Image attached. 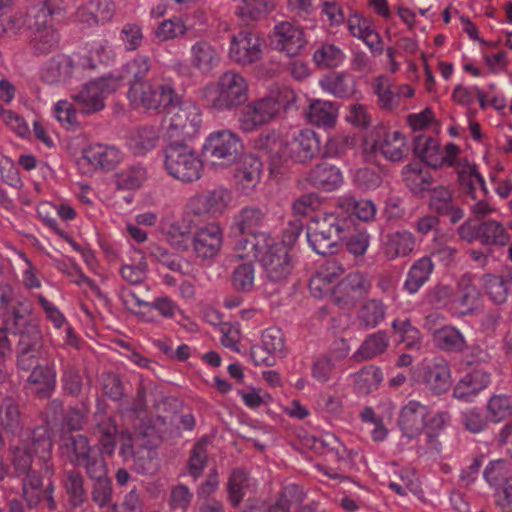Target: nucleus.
Masks as SVG:
<instances>
[{"mask_svg": "<svg viewBox=\"0 0 512 512\" xmlns=\"http://www.w3.org/2000/svg\"><path fill=\"white\" fill-rule=\"evenodd\" d=\"M38 426L31 438L21 439L11 448V462L17 477H23V494L30 508L42 506L50 511L56 509L54 485L50 480L53 474L48 460L52 451V441L48 426Z\"/></svg>", "mask_w": 512, "mask_h": 512, "instance_id": "f257e3e1", "label": "nucleus"}, {"mask_svg": "<svg viewBox=\"0 0 512 512\" xmlns=\"http://www.w3.org/2000/svg\"><path fill=\"white\" fill-rule=\"evenodd\" d=\"M93 434L102 446L89 445L83 435H71L63 439L61 453L85 469L89 478L93 479L92 500L100 507L107 508L112 504V484L107 477V467L102 453L111 455L116 448L117 425L111 416L97 411L94 415Z\"/></svg>", "mask_w": 512, "mask_h": 512, "instance_id": "f03ea898", "label": "nucleus"}, {"mask_svg": "<svg viewBox=\"0 0 512 512\" xmlns=\"http://www.w3.org/2000/svg\"><path fill=\"white\" fill-rule=\"evenodd\" d=\"M319 138L310 129L292 132L280 138L276 132L260 135L254 143L255 150L267 156L271 172L276 171L288 159L305 163L316 156L319 151Z\"/></svg>", "mask_w": 512, "mask_h": 512, "instance_id": "7ed1b4c3", "label": "nucleus"}, {"mask_svg": "<svg viewBox=\"0 0 512 512\" xmlns=\"http://www.w3.org/2000/svg\"><path fill=\"white\" fill-rule=\"evenodd\" d=\"M235 255L239 259L259 260L270 281L279 282L292 271L289 248L283 243H277L267 233L251 234L243 240H238L235 246Z\"/></svg>", "mask_w": 512, "mask_h": 512, "instance_id": "20e7f679", "label": "nucleus"}, {"mask_svg": "<svg viewBox=\"0 0 512 512\" xmlns=\"http://www.w3.org/2000/svg\"><path fill=\"white\" fill-rule=\"evenodd\" d=\"M296 101L295 92L289 87H281L268 96L247 104L239 115V126L244 132H252L271 121L281 110H289Z\"/></svg>", "mask_w": 512, "mask_h": 512, "instance_id": "39448f33", "label": "nucleus"}, {"mask_svg": "<svg viewBox=\"0 0 512 512\" xmlns=\"http://www.w3.org/2000/svg\"><path fill=\"white\" fill-rule=\"evenodd\" d=\"M31 314L32 306L29 301L20 300L3 319L6 329L19 337L16 354L20 353L22 363L29 359L26 357L29 350L33 352L35 348L44 345L42 331L32 320Z\"/></svg>", "mask_w": 512, "mask_h": 512, "instance_id": "423d86ee", "label": "nucleus"}, {"mask_svg": "<svg viewBox=\"0 0 512 512\" xmlns=\"http://www.w3.org/2000/svg\"><path fill=\"white\" fill-rule=\"evenodd\" d=\"M163 152L164 169L173 179L182 183H193L202 177L203 161L197 151L186 142L171 141Z\"/></svg>", "mask_w": 512, "mask_h": 512, "instance_id": "0eeeda50", "label": "nucleus"}, {"mask_svg": "<svg viewBox=\"0 0 512 512\" xmlns=\"http://www.w3.org/2000/svg\"><path fill=\"white\" fill-rule=\"evenodd\" d=\"M54 4L47 0L33 6L29 12L30 45L35 54L45 55L58 49L60 33L55 27Z\"/></svg>", "mask_w": 512, "mask_h": 512, "instance_id": "6e6552de", "label": "nucleus"}, {"mask_svg": "<svg viewBox=\"0 0 512 512\" xmlns=\"http://www.w3.org/2000/svg\"><path fill=\"white\" fill-rule=\"evenodd\" d=\"M202 114L200 108L190 100L179 99L164 119L165 135L171 141L186 142L200 131Z\"/></svg>", "mask_w": 512, "mask_h": 512, "instance_id": "1a4fd4ad", "label": "nucleus"}, {"mask_svg": "<svg viewBox=\"0 0 512 512\" xmlns=\"http://www.w3.org/2000/svg\"><path fill=\"white\" fill-rule=\"evenodd\" d=\"M27 362L22 363L20 353L16 354L17 367L22 371H31L28 383L35 386L36 394L41 398L49 397L56 386L55 361L48 355L44 345L28 351Z\"/></svg>", "mask_w": 512, "mask_h": 512, "instance_id": "9d476101", "label": "nucleus"}, {"mask_svg": "<svg viewBox=\"0 0 512 512\" xmlns=\"http://www.w3.org/2000/svg\"><path fill=\"white\" fill-rule=\"evenodd\" d=\"M243 142L232 130H216L206 137L202 153L212 166L228 167L237 162L243 153Z\"/></svg>", "mask_w": 512, "mask_h": 512, "instance_id": "9b49d317", "label": "nucleus"}, {"mask_svg": "<svg viewBox=\"0 0 512 512\" xmlns=\"http://www.w3.org/2000/svg\"><path fill=\"white\" fill-rule=\"evenodd\" d=\"M206 96L215 109L230 110L247 100L248 84L240 73L227 71L215 85L206 88Z\"/></svg>", "mask_w": 512, "mask_h": 512, "instance_id": "f8f14e48", "label": "nucleus"}, {"mask_svg": "<svg viewBox=\"0 0 512 512\" xmlns=\"http://www.w3.org/2000/svg\"><path fill=\"white\" fill-rule=\"evenodd\" d=\"M121 86V79L114 74L89 81L72 95L77 109L90 115L104 109L106 99Z\"/></svg>", "mask_w": 512, "mask_h": 512, "instance_id": "ddd939ff", "label": "nucleus"}, {"mask_svg": "<svg viewBox=\"0 0 512 512\" xmlns=\"http://www.w3.org/2000/svg\"><path fill=\"white\" fill-rule=\"evenodd\" d=\"M370 289V280L357 272L349 274L334 286L322 288V294L340 309L350 310L368 295Z\"/></svg>", "mask_w": 512, "mask_h": 512, "instance_id": "4468645a", "label": "nucleus"}, {"mask_svg": "<svg viewBox=\"0 0 512 512\" xmlns=\"http://www.w3.org/2000/svg\"><path fill=\"white\" fill-rule=\"evenodd\" d=\"M233 202L232 191L219 186L211 190L199 193L188 201V210L196 216H208L218 218L226 213Z\"/></svg>", "mask_w": 512, "mask_h": 512, "instance_id": "2eb2a0df", "label": "nucleus"}, {"mask_svg": "<svg viewBox=\"0 0 512 512\" xmlns=\"http://www.w3.org/2000/svg\"><path fill=\"white\" fill-rule=\"evenodd\" d=\"M128 98L135 105H142L147 109H167L174 105L179 98L169 85L155 86L151 82L133 83L128 91Z\"/></svg>", "mask_w": 512, "mask_h": 512, "instance_id": "dca6fc26", "label": "nucleus"}, {"mask_svg": "<svg viewBox=\"0 0 512 512\" xmlns=\"http://www.w3.org/2000/svg\"><path fill=\"white\" fill-rule=\"evenodd\" d=\"M460 238L468 243L480 241L483 245L504 246L509 242V235L500 222L487 220L473 223L468 220L458 228Z\"/></svg>", "mask_w": 512, "mask_h": 512, "instance_id": "f3484780", "label": "nucleus"}, {"mask_svg": "<svg viewBox=\"0 0 512 512\" xmlns=\"http://www.w3.org/2000/svg\"><path fill=\"white\" fill-rule=\"evenodd\" d=\"M262 55V39L248 30L240 31L231 40L229 57L240 65L256 62Z\"/></svg>", "mask_w": 512, "mask_h": 512, "instance_id": "a211bd4d", "label": "nucleus"}, {"mask_svg": "<svg viewBox=\"0 0 512 512\" xmlns=\"http://www.w3.org/2000/svg\"><path fill=\"white\" fill-rule=\"evenodd\" d=\"M120 455L125 461L132 460L134 470L140 474H152L157 469V461L155 451L142 447L134 450V438L131 433L123 432L120 436Z\"/></svg>", "mask_w": 512, "mask_h": 512, "instance_id": "6ab92c4d", "label": "nucleus"}, {"mask_svg": "<svg viewBox=\"0 0 512 512\" xmlns=\"http://www.w3.org/2000/svg\"><path fill=\"white\" fill-rule=\"evenodd\" d=\"M371 151H380L382 155L392 161H400L405 156V137L398 131L390 134L385 126L378 125L372 131Z\"/></svg>", "mask_w": 512, "mask_h": 512, "instance_id": "aec40b11", "label": "nucleus"}, {"mask_svg": "<svg viewBox=\"0 0 512 512\" xmlns=\"http://www.w3.org/2000/svg\"><path fill=\"white\" fill-rule=\"evenodd\" d=\"M320 207V198L317 194H307L296 200L293 204V212L297 216L310 217V223L306 227V238L311 249L320 254L319 249V229H318V208Z\"/></svg>", "mask_w": 512, "mask_h": 512, "instance_id": "412c9836", "label": "nucleus"}, {"mask_svg": "<svg viewBox=\"0 0 512 512\" xmlns=\"http://www.w3.org/2000/svg\"><path fill=\"white\" fill-rule=\"evenodd\" d=\"M256 151L258 155L246 156L234 174L236 188L244 195H250L260 183L263 165L261 158L267 160V156Z\"/></svg>", "mask_w": 512, "mask_h": 512, "instance_id": "4be33fe9", "label": "nucleus"}, {"mask_svg": "<svg viewBox=\"0 0 512 512\" xmlns=\"http://www.w3.org/2000/svg\"><path fill=\"white\" fill-rule=\"evenodd\" d=\"M306 43L302 29L290 22H281L274 28L272 44L275 49L295 56Z\"/></svg>", "mask_w": 512, "mask_h": 512, "instance_id": "5701e85b", "label": "nucleus"}, {"mask_svg": "<svg viewBox=\"0 0 512 512\" xmlns=\"http://www.w3.org/2000/svg\"><path fill=\"white\" fill-rule=\"evenodd\" d=\"M427 408V401L420 396H414L402 408L399 425L407 437L413 438L423 430Z\"/></svg>", "mask_w": 512, "mask_h": 512, "instance_id": "b1692460", "label": "nucleus"}, {"mask_svg": "<svg viewBox=\"0 0 512 512\" xmlns=\"http://www.w3.org/2000/svg\"><path fill=\"white\" fill-rule=\"evenodd\" d=\"M189 60L193 68L206 75L219 66L221 55L210 41L201 39L190 47Z\"/></svg>", "mask_w": 512, "mask_h": 512, "instance_id": "393cba45", "label": "nucleus"}, {"mask_svg": "<svg viewBox=\"0 0 512 512\" xmlns=\"http://www.w3.org/2000/svg\"><path fill=\"white\" fill-rule=\"evenodd\" d=\"M191 242L198 257L212 258L221 248L222 230L216 223L205 225L197 230Z\"/></svg>", "mask_w": 512, "mask_h": 512, "instance_id": "a878e982", "label": "nucleus"}, {"mask_svg": "<svg viewBox=\"0 0 512 512\" xmlns=\"http://www.w3.org/2000/svg\"><path fill=\"white\" fill-rule=\"evenodd\" d=\"M83 158L94 168L114 169L123 159V153L114 145L91 144L83 150Z\"/></svg>", "mask_w": 512, "mask_h": 512, "instance_id": "bb28decb", "label": "nucleus"}, {"mask_svg": "<svg viewBox=\"0 0 512 512\" xmlns=\"http://www.w3.org/2000/svg\"><path fill=\"white\" fill-rule=\"evenodd\" d=\"M74 71L73 60L64 54L49 59L40 70V78L50 85L66 83Z\"/></svg>", "mask_w": 512, "mask_h": 512, "instance_id": "cd10ccee", "label": "nucleus"}, {"mask_svg": "<svg viewBox=\"0 0 512 512\" xmlns=\"http://www.w3.org/2000/svg\"><path fill=\"white\" fill-rule=\"evenodd\" d=\"M473 338V333L466 329L461 333L454 327L445 326L436 330L433 334V339L436 345L448 352H462L467 348V341Z\"/></svg>", "mask_w": 512, "mask_h": 512, "instance_id": "c85d7f7f", "label": "nucleus"}, {"mask_svg": "<svg viewBox=\"0 0 512 512\" xmlns=\"http://www.w3.org/2000/svg\"><path fill=\"white\" fill-rule=\"evenodd\" d=\"M415 245L413 235L407 231H397L388 234L383 243L382 252L387 260H395L398 257L409 255Z\"/></svg>", "mask_w": 512, "mask_h": 512, "instance_id": "c756f323", "label": "nucleus"}, {"mask_svg": "<svg viewBox=\"0 0 512 512\" xmlns=\"http://www.w3.org/2000/svg\"><path fill=\"white\" fill-rule=\"evenodd\" d=\"M169 243L178 251H187L191 244V220L180 218L162 225Z\"/></svg>", "mask_w": 512, "mask_h": 512, "instance_id": "7c9ffc66", "label": "nucleus"}, {"mask_svg": "<svg viewBox=\"0 0 512 512\" xmlns=\"http://www.w3.org/2000/svg\"><path fill=\"white\" fill-rule=\"evenodd\" d=\"M264 212L255 206L242 208L234 217V226L238 229L242 237L239 240L249 237L251 234H257L255 229L260 227L264 221ZM262 232H258L261 234Z\"/></svg>", "mask_w": 512, "mask_h": 512, "instance_id": "2f4dec72", "label": "nucleus"}, {"mask_svg": "<svg viewBox=\"0 0 512 512\" xmlns=\"http://www.w3.org/2000/svg\"><path fill=\"white\" fill-rule=\"evenodd\" d=\"M158 141V129L154 126H143L131 134L128 145L135 155H144L152 151L158 145Z\"/></svg>", "mask_w": 512, "mask_h": 512, "instance_id": "473e14b6", "label": "nucleus"}, {"mask_svg": "<svg viewBox=\"0 0 512 512\" xmlns=\"http://www.w3.org/2000/svg\"><path fill=\"white\" fill-rule=\"evenodd\" d=\"M346 225L345 217L340 218L333 213H325L322 219V249L336 247L343 238Z\"/></svg>", "mask_w": 512, "mask_h": 512, "instance_id": "72a5a7b5", "label": "nucleus"}, {"mask_svg": "<svg viewBox=\"0 0 512 512\" xmlns=\"http://www.w3.org/2000/svg\"><path fill=\"white\" fill-rule=\"evenodd\" d=\"M194 26V22L188 15L177 16L162 21L156 31L155 36L160 41H167L187 33Z\"/></svg>", "mask_w": 512, "mask_h": 512, "instance_id": "f704fd0d", "label": "nucleus"}, {"mask_svg": "<svg viewBox=\"0 0 512 512\" xmlns=\"http://www.w3.org/2000/svg\"><path fill=\"white\" fill-rule=\"evenodd\" d=\"M511 477L508 464L504 460L490 461L485 466L482 475L478 479V486L487 489L488 487L503 484Z\"/></svg>", "mask_w": 512, "mask_h": 512, "instance_id": "c9c22d12", "label": "nucleus"}, {"mask_svg": "<svg viewBox=\"0 0 512 512\" xmlns=\"http://www.w3.org/2000/svg\"><path fill=\"white\" fill-rule=\"evenodd\" d=\"M153 310L158 311V313L162 317L171 319L179 311V307L174 301H172L167 296H160V297L155 298L152 302H150V306H149L148 310L138 312L137 316L143 322L156 323V322H158V319L152 313Z\"/></svg>", "mask_w": 512, "mask_h": 512, "instance_id": "e433bc0d", "label": "nucleus"}, {"mask_svg": "<svg viewBox=\"0 0 512 512\" xmlns=\"http://www.w3.org/2000/svg\"><path fill=\"white\" fill-rule=\"evenodd\" d=\"M150 66L151 61L148 56L137 55L131 61L126 63L121 75L114 76L119 77L121 79V83L123 80L127 79L130 86L133 83H148L149 81H144V77L149 71Z\"/></svg>", "mask_w": 512, "mask_h": 512, "instance_id": "4c0bfd02", "label": "nucleus"}, {"mask_svg": "<svg viewBox=\"0 0 512 512\" xmlns=\"http://www.w3.org/2000/svg\"><path fill=\"white\" fill-rule=\"evenodd\" d=\"M432 270L433 263L429 257H423L417 260L408 273L407 279L405 281V288L410 293L417 292L419 288L428 280Z\"/></svg>", "mask_w": 512, "mask_h": 512, "instance_id": "58836bf2", "label": "nucleus"}, {"mask_svg": "<svg viewBox=\"0 0 512 512\" xmlns=\"http://www.w3.org/2000/svg\"><path fill=\"white\" fill-rule=\"evenodd\" d=\"M425 381L438 393L446 392L450 387V369L446 362L433 364L427 367L424 374Z\"/></svg>", "mask_w": 512, "mask_h": 512, "instance_id": "ea45409f", "label": "nucleus"}, {"mask_svg": "<svg viewBox=\"0 0 512 512\" xmlns=\"http://www.w3.org/2000/svg\"><path fill=\"white\" fill-rule=\"evenodd\" d=\"M489 383V376L485 373L475 370L466 375L454 388V396L456 398H465L474 395Z\"/></svg>", "mask_w": 512, "mask_h": 512, "instance_id": "a19ab883", "label": "nucleus"}, {"mask_svg": "<svg viewBox=\"0 0 512 512\" xmlns=\"http://www.w3.org/2000/svg\"><path fill=\"white\" fill-rule=\"evenodd\" d=\"M247 261L237 265L232 273V286L241 292H250L255 283L254 258H246Z\"/></svg>", "mask_w": 512, "mask_h": 512, "instance_id": "79ce46f5", "label": "nucleus"}, {"mask_svg": "<svg viewBox=\"0 0 512 512\" xmlns=\"http://www.w3.org/2000/svg\"><path fill=\"white\" fill-rule=\"evenodd\" d=\"M274 7V0H242L237 14L246 23L260 19Z\"/></svg>", "mask_w": 512, "mask_h": 512, "instance_id": "37998d69", "label": "nucleus"}, {"mask_svg": "<svg viewBox=\"0 0 512 512\" xmlns=\"http://www.w3.org/2000/svg\"><path fill=\"white\" fill-rule=\"evenodd\" d=\"M146 169L141 165L130 166L116 174V186L118 189L135 190L146 180Z\"/></svg>", "mask_w": 512, "mask_h": 512, "instance_id": "c03bdc74", "label": "nucleus"}, {"mask_svg": "<svg viewBox=\"0 0 512 512\" xmlns=\"http://www.w3.org/2000/svg\"><path fill=\"white\" fill-rule=\"evenodd\" d=\"M302 501V490L299 486L290 484L284 487L274 504L269 505L263 512H289L292 504Z\"/></svg>", "mask_w": 512, "mask_h": 512, "instance_id": "a18cd8bd", "label": "nucleus"}, {"mask_svg": "<svg viewBox=\"0 0 512 512\" xmlns=\"http://www.w3.org/2000/svg\"><path fill=\"white\" fill-rule=\"evenodd\" d=\"M340 205L363 222H370L375 218L376 206L371 200L349 197Z\"/></svg>", "mask_w": 512, "mask_h": 512, "instance_id": "49530a36", "label": "nucleus"}, {"mask_svg": "<svg viewBox=\"0 0 512 512\" xmlns=\"http://www.w3.org/2000/svg\"><path fill=\"white\" fill-rule=\"evenodd\" d=\"M21 414L16 402L11 398H5L0 405V426L16 431L20 427Z\"/></svg>", "mask_w": 512, "mask_h": 512, "instance_id": "de8ad7c7", "label": "nucleus"}, {"mask_svg": "<svg viewBox=\"0 0 512 512\" xmlns=\"http://www.w3.org/2000/svg\"><path fill=\"white\" fill-rule=\"evenodd\" d=\"M148 264L144 256H140L137 261L124 263L120 268V275L124 281L129 284H140L146 277Z\"/></svg>", "mask_w": 512, "mask_h": 512, "instance_id": "09e8293b", "label": "nucleus"}, {"mask_svg": "<svg viewBox=\"0 0 512 512\" xmlns=\"http://www.w3.org/2000/svg\"><path fill=\"white\" fill-rule=\"evenodd\" d=\"M388 342L384 333L369 336L356 352L358 359H371L382 354L387 348Z\"/></svg>", "mask_w": 512, "mask_h": 512, "instance_id": "8fccbe9b", "label": "nucleus"}, {"mask_svg": "<svg viewBox=\"0 0 512 512\" xmlns=\"http://www.w3.org/2000/svg\"><path fill=\"white\" fill-rule=\"evenodd\" d=\"M457 174L460 189L470 195L473 200H476L478 196L475 193L474 180H476V175L479 174L476 165L464 160V163H459Z\"/></svg>", "mask_w": 512, "mask_h": 512, "instance_id": "3c124183", "label": "nucleus"}, {"mask_svg": "<svg viewBox=\"0 0 512 512\" xmlns=\"http://www.w3.org/2000/svg\"><path fill=\"white\" fill-rule=\"evenodd\" d=\"M385 310L381 301L372 299L361 306L359 319L365 326L375 327L384 319Z\"/></svg>", "mask_w": 512, "mask_h": 512, "instance_id": "603ef678", "label": "nucleus"}, {"mask_svg": "<svg viewBox=\"0 0 512 512\" xmlns=\"http://www.w3.org/2000/svg\"><path fill=\"white\" fill-rule=\"evenodd\" d=\"M54 204L51 202H42L38 205L37 214L42 223L62 239H67V232L61 226L60 222L53 215Z\"/></svg>", "mask_w": 512, "mask_h": 512, "instance_id": "864d4df0", "label": "nucleus"}, {"mask_svg": "<svg viewBox=\"0 0 512 512\" xmlns=\"http://www.w3.org/2000/svg\"><path fill=\"white\" fill-rule=\"evenodd\" d=\"M247 481L248 477L245 471L234 470L231 474L228 482V493L233 506H237L243 499Z\"/></svg>", "mask_w": 512, "mask_h": 512, "instance_id": "5fc2aeb1", "label": "nucleus"}, {"mask_svg": "<svg viewBox=\"0 0 512 512\" xmlns=\"http://www.w3.org/2000/svg\"><path fill=\"white\" fill-rule=\"evenodd\" d=\"M35 299L43 310L45 317L55 329H61L67 324V318L60 309L42 294H36Z\"/></svg>", "mask_w": 512, "mask_h": 512, "instance_id": "6e6d98bb", "label": "nucleus"}, {"mask_svg": "<svg viewBox=\"0 0 512 512\" xmlns=\"http://www.w3.org/2000/svg\"><path fill=\"white\" fill-rule=\"evenodd\" d=\"M119 39L128 51L138 49L143 41L142 28L135 23H126L122 27Z\"/></svg>", "mask_w": 512, "mask_h": 512, "instance_id": "4d7b16f0", "label": "nucleus"}, {"mask_svg": "<svg viewBox=\"0 0 512 512\" xmlns=\"http://www.w3.org/2000/svg\"><path fill=\"white\" fill-rule=\"evenodd\" d=\"M147 251L149 256L172 271H179L182 267L180 258L160 245L150 244Z\"/></svg>", "mask_w": 512, "mask_h": 512, "instance_id": "13d9d810", "label": "nucleus"}, {"mask_svg": "<svg viewBox=\"0 0 512 512\" xmlns=\"http://www.w3.org/2000/svg\"><path fill=\"white\" fill-rule=\"evenodd\" d=\"M67 492L71 497V501L74 506H79L85 500V492L83 488V479L81 475L74 471H70L67 474V480L65 483Z\"/></svg>", "mask_w": 512, "mask_h": 512, "instance_id": "bf43d9fd", "label": "nucleus"}, {"mask_svg": "<svg viewBox=\"0 0 512 512\" xmlns=\"http://www.w3.org/2000/svg\"><path fill=\"white\" fill-rule=\"evenodd\" d=\"M207 460L206 443L204 441L197 442L190 455L188 467L189 473L194 477H198L204 468Z\"/></svg>", "mask_w": 512, "mask_h": 512, "instance_id": "052dcab7", "label": "nucleus"}, {"mask_svg": "<svg viewBox=\"0 0 512 512\" xmlns=\"http://www.w3.org/2000/svg\"><path fill=\"white\" fill-rule=\"evenodd\" d=\"M452 204L453 197L450 191L442 186L433 189V194L430 198L429 206L438 215H444Z\"/></svg>", "mask_w": 512, "mask_h": 512, "instance_id": "680f3d73", "label": "nucleus"}, {"mask_svg": "<svg viewBox=\"0 0 512 512\" xmlns=\"http://www.w3.org/2000/svg\"><path fill=\"white\" fill-rule=\"evenodd\" d=\"M222 333L221 344L232 351L239 352L240 329L237 324L222 323L220 327Z\"/></svg>", "mask_w": 512, "mask_h": 512, "instance_id": "e2e57ef3", "label": "nucleus"}, {"mask_svg": "<svg viewBox=\"0 0 512 512\" xmlns=\"http://www.w3.org/2000/svg\"><path fill=\"white\" fill-rule=\"evenodd\" d=\"M265 349L273 354L282 353L284 348L283 334L277 328L266 329L261 337Z\"/></svg>", "mask_w": 512, "mask_h": 512, "instance_id": "0e129e2a", "label": "nucleus"}, {"mask_svg": "<svg viewBox=\"0 0 512 512\" xmlns=\"http://www.w3.org/2000/svg\"><path fill=\"white\" fill-rule=\"evenodd\" d=\"M344 183V174L338 165L322 170V188L327 191L337 190Z\"/></svg>", "mask_w": 512, "mask_h": 512, "instance_id": "69168bd1", "label": "nucleus"}, {"mask_svg": "<svg viewBox=\"0 0 512 512\" xmlns=\"http://www.w3.org/2000/svg\"><path fill=\"white\" fill-rule=\"evenodd\" d=\"M54 117L61 123L73 125L77 122L76 109L72 103L67 100H59L53 108Z\"/></svg>", "mask_w": 512, "mask_h": 512, "instance_id": "338daca9", "label": "nucleus"}, {"mask_svg": "<svg viewBox=\"0 0 512 512\" xmlns=\"http://www.w3.org/2000/svg\"><path fill=\"white\" fill-rule=\"evenodd\" d=\"M485 289L494 302L502 303L506 300L507 289L501 277L489 275L485 281Z\"/></svg>", "mask_w": 512, "mask_h": 512, "instance_id": "774afa93", "label": "nucleus"}]
</instances>
